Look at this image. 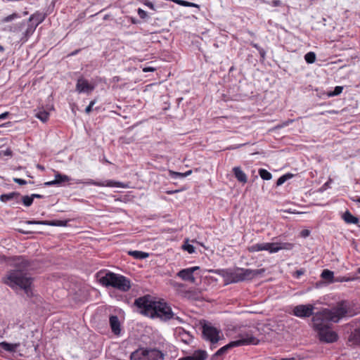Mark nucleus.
I'll return each mask as SVG.
<instances>
[{
    "instance_id": "nucleus-46",
    "label": "nucleus",
    "mask_w": 360,
    "mask_h": 360,
    "mask_svg": "<svg viewBox=\"0 0 360 360\" xmlns=\"http://www.w3.org/2000/svg\"><path fill=\"white\" fill-rule=\"evenodd\" d=\"M138 14L139 17L142 19H144L147 16L146 11L142 10L141 8L138 9Z\"/></svg>"
},
{
    "instance_id": "nucleus-7",
    "label": "nucleus",
    "mask_w": 360,
    "mask_h": 360,
    "mask_svg": "<svg viewBox=\"0 0 360 360\" xmlns=\"http://www.w3.org/2000/svg\"><path fill=\"white\" fill-rule=\"evenodd\" d=\"M158 300L150 295L138 297L134 301V305L139 309V312L144 315L153 317V311L155 309V305Z\"/></svg>"
},
{
    "instance_id": "nucleus-49",
    "label": "nucleus",
    "mask_w": 360,
    "mask_h": 360,
    "mask_svg": "<svg viewBox=\"0 0 360 360\" xmlns=\"http://www.w3.org/2000/svg\"><path fill=\"white\" fill-rule=\"evenodd\" d=\"M174 2L176 3L179 5L186 6L187 2L186 1L184 0H172Z\"/></svg>"
},
{
    "instance_id": "nucleus-61",
    "label": "nucleus",
    "mask_w": 360,
    "mask_h": 360,
    "mask_svg": "<svg viewBox=\"0 0 360 360\" xmlns=\"http://www.w3.org/2000/svg\"><path fill=\"white\" fill-rule=\"evenodd\" d=\"M184 285L183 283H176V282H174L173 284L174 287H178V288H182V287H184Z\"/></svg>"
},
{
    "instance_id": "nucleus-22",
    "label": "nucleus",
    "mask_w": 360,
    "mask_h": 360,
    "mask_svg": "<svg viewBox=\"0 0 360 360\" xmlns=\"http://www.w3.org/2000/svg\"><path fill=\"white\" fill-rule=\"evenodd\" d=\"M233 173L236 179L242 183L245 184L248 181V177L245 173L241 169L240 167H235L233 168Z\"/></svg>"
},
{
    "instance_id": "nucleus-60",
    "label": "nucleus",
    "mask_w": 360,
    "mask_h": 360,
    "mask_svg": "<svg viewBox=\"0 0 360 360\" xmlns=\"http://www.w3.org/2000/svg\"><path fill=\"white\" fill-rule=\"evenodd\" d=\"M303 274H304V272L302 270H297V271H295V274L297 276V278L300 277Z\"/></svg>"
},
{
    "instance_id": "nucleus-44",
    "label": "nucleus",
    "mask_w": 360,
    "mask_h": 360,
    "mask_svg": "<svg viewBox=\"0 0 360 360\" xmlns=\"http://www.w3.org/2000/svg\"><path fill=\"white\" fill-rule=\"evenodd\" d=\"M46 221H35V220H27L25 221L27 224H44Z\"/></svg>"
},
{
    "instance_id": "nucleus-53",
    "label": "nucleus",
    "mask_w": 360,
    "mask_h": 360,
    "mask_svg": "<svg viewBox=\"0 0 360 360\" xmlns=\"http://www.w3.org/2000/svg\"><path fill=\"white\" fill-rule=\"evenodd\" d=\"M259 55H260L261 58L262 59H264L265 56H266L265 51L262 48V49H259Z\"/></svg>"
},
{
    "instance_id": "nucleus-26",
    "label": "nucleus",
    "mask_w": 360,
    "mask_h": 360,
    "mask_svg": "<svg viewBox=\"0 0 360 360\" xmlns=\"http://www.w3.org/2000/svg\"><path fill=\"white\" fill-rule=\"evenodd\" d=\"M37 27H36L33 23L28 22L27 27L23 33V37L21 38V41L22 42L27 41L28 38L34 32Z\"/></svg>"
},
{
    "instance_id": "nucleus-4",
    "label": "nucleus",
    "mask_w": 360,
    "mask_h": 360,
    "mask_svg": "<svg viewBox=\"0 0 360 360\" xmlns=\"http://www.w3.org/2000/svg\"><path fill=\"white\" fill-rule=\"evenodd\" d=\"M155 309L153 311V317L151 319H160L162 321H168L171 319H175L179 323H183L184 321L179 316H177L172 311V307L164 300H158L155 305Z\"/></svg>"
},
{
    "instance_id": "nucleus-29",
    "label": "nucleus",
    "mask_w": 360,
    "mask_h": 360,
    "mask_svg": "<svg viewBox=\"0 0 360 360\" xmlns=\"http://www.w3.org/2000/svg\"><path fill=\"white\" fill-rule=\"evenodd\" d=\"M342 218L347 224H356L359 222V219L352 215L349 211H346L343 214Z\"/></svg>"
},
{
    "instance_id": "nucleus-39",
    "label": "nucleus",
    "mask_w": 360,
    "mask_h": 360,
    "mask_svg": "<svg viewBox=\"0 0 360 360\" xmlns=\"http://www.w3.org/2000/svg\"><path fill=\"white\" fill-rule=\"evenodd\" d=\"M183 249L187 251L188 253L192 254L195 252V248L193 245L186 243L183 245Z\"/></svg>"
},
{
    "instance_id": "nucleus-50",
    "label": "nucleus",
    "mask_w": 360,
    "mask_h": 360,
    "mask_svg": "<svg viewBox=\"0 0 360 360\" xmlns=\"http://www.w3.org/2000/svg\"><path fill=\"white\" fill-rule=\"evenodd\" d=\"M155 70V68H153V67H146L143 69V71L145 72H153Z\"/></svg>"
},
{
    "instance_id": "nucleus-38",
    "label": "nucleus",
    "mask_w": 360,
    "mask_h": 360,
    "mask_svg": "<svg viewBox=\"0 0 360 360\" xmlns=\"http://www.w3.org/2000/svg\"><path fill=\"white\" fill-rule=\"evenodd\" d=\"M169 173L170 177L172 179L184 178V173H181V172H174V171L169 170Z\"/></svg>"
},
{
    "instance_id": "nucleus-20",
    "label": "nucleus",
    "mask_w": 360,
    "mask_h": 360,
    "mask_svg": "<svg viewBox=\"0 0 360 360\" xmlns=\"http://www.w3.org/2000/svg\"><path fill=\"white\" fill-rule=\"evenodd\" d=\"M15 200L16 203L20 202V193L18 192H11L0 195V200L6 202L9 200Z\"/></svg>"
},
{
    "instance_id": "nucleus-27",
    "label": "nucleus",
    "mask_w": 360,
    "mask_h": 360,
    "mask_svg": "<svg viewBox=\"0 0 360 360\" xmlns=\"http://www.w3.org/2000/svg\"><path fill=\"white\" fill-rule=\"evenodd\" d=\"M20 345V344L19 342L14 343V344L8 343L7 342H0V347H1L5 351H7L9 352H15Z\"/></svg>"
},
{
    "instance_id": "nucleus-16",
    "label": "nucleus",
    "mask_w": 360,
    "mask_h": 360,
    "mask_svg": "<svg viewBox=\"0 0 360 360\" xmlns=\"http://www.w3.org/2000/svg\"><path fill=\"white\" fill-rule=\"evenodd\" d=\"M272 248H273L272 243H263L254 244L251 246H249L248 248V250L250 252L267 250L271 253Z\"/></svg>"
},
{
    "instance_id": "nucleus-17",
    "label": "nucleus",
    "mask_w": 360,
    "mask_h": 360,
    "mask_svg": "<svg viewBox=\"0 0 360 360\" xmlns=\"http://www.w3.org/2000/svg\"><path fill=\"white\" fill-rule=\"evenodd\" d=\"M70 180V178L68 176L57 172L55 175V179L51 181L45 182L44 185L48 186L54 185H62L63 184L68 182Z\"/></svg>"
},
{
    "instance_id": "nucleus-41",
    "label": "nucleus",
    "mask_w": 360,
    "mask_h": 360,
    "mask_svg": "<svg viewBox=\"0 0 360 360\" xmlns=\"http://www.w3.org/2000/svg\"><path fill=\"white\" fill-rule=\"evenodd\" d=\"M332 182V179H329L327 182H326L320 188H319V192H323L326 189L329 188L330 184Z\"/></svg>"
},
{
    "instance_id": "nucleus-25",
    "label": "nucleus",
    "mask_w": 360,
    "mask_h": 360,
    "mask_svg": "<svg viewBox=\"0 0 360 360\" xmlns=\"http://www.w3.org/2000/svg\"><path fill=\"white\" fill-rule=\"evenodd\" d=\"M343 89L344 87L342 86H337L334 88L333 90H330L328 91L326 93L323 94L319 93L317 96H319V97H322L324 96L326 97L336 96L340 95L342 92Z\"/></svg>"
},
{
    "instance_id": "nucleus-18",
    "label": "nucleus",
    "mask_w": 360,
    "mask_h": 360,
    "mask_svg": "<svg viewBox=\"0 0 360 360\" xmlns=\"http://www.w3.org/2000/svg\"><path fill=\"white\" fill-rule=\"evenodd\" d=\"M207 357V352L204 350H196L191 355L179 358L178 360H205Z\"/></svg>"
},
{
    "instance_id": "nucleus-30",
    "label": "nucleus",
    "mask_w": 360,
    "mask_h": 360,
    "mask_svg": "<svg viewBox=\"0 0 360 360\" xmlns=\"http://www.w3.org/2000/svg\"><path fill=\"white\" fill-rule=\"evenodd\" d=\"M128 254L137 259H146L149 256V254L148 252L139 250H131L129 251Z\"/></svg>"
},
{
    "instance_id": "nucleus-35",
    "label": "nucleus",
    "mask_w": 360,
    "mask_h": 360,
    "mask_svg": "<svg viewBox=\"0 0 360 360\" xmlns=\"http://www.w3.org/2000/svg\"><path fill=\"white\" fill-rule=\"evenodd\" d=\"M292 175L290 174H284L281 176H280L277 181H276V186H281L283 184H284L288 179L291 178Z\"/></svg>"
},
{
    "instance_id": "nucleus-31",
    "label": "nucleus",
    "mask_w": 360,
    "mask_h": 360,
    "mask_svg": "<svg viewBox=\"0 0 360 360\" xmlns=\"http://www.w3.org/2000/svg\"><path fill=\"white\" fill-rule=\"evenodd\" d=\"M36 117L43 122H45L49 118V113L46 110H39L36 113Z\"/></svg>"
},
{
    "instance_id": "nucleus-23",
    "label": "nucleus",
    "mask_w": 360,
    "mask_h": 360,
    "mask_svg": "<svg viewBox=\"0 0 360 360\" xmlns=\"http://www.w3.org/2000/svg\"><path fill=\"white\" fill-rule=\"evenodd\" d=\"M46 13L37 12L32 14L29 18V22L33 23L36 27H37L40 23H41L46 18Z\"/></svg>"
},
{
    "instance_id": "nucleus-56",
    "label": "nucleus",
    "mask_w": 360,
    "mask_h": 360,
    "mask_svg": "<svg viewBox=\"0 0 360 360\" xmlns=\"http://www.w3.org/2000/svg\"><path fill=\"white\" fill-rule=\"evenodd\" d=\"M186 293H187L188 295H188V297H193V298H196V297H195V295H196V292H193V291H188V292H186Z\"/></svg>"
},
{
    "instance_id": "nucleus-9",
    "label": "nucleus",
    "mask_w": 360,
    "mask_h": 360,
    "mask_svg": "<svg viewBox=\"0 0 360 360\" xmlns=\"http://www.w3.org/2000/svg\"><path fill=\"white\" fill-rule=\"evenodd\" d=\"M202 334L204 340L209 341L212 345L216 344L219 340L220 330L212 326L210 323H204L202 326Z\"/></svg>"
},
{
    "instance_id": "nucleus-12",
    "label": "nucleus",
    "mask_w": 360,
    "mask_h": 360,
    "mask_svg": "<svg viewBox=\"0 0 360 360\" xmlns=\"http://www.w3.org/2000/svg\"><path fill=\"white\" fill-rule=\"evenodd\" d=\"M199 269V266H192L190 268L183 269L176 274V276L181 278L183 281L194 283L195 282V278L194 277L193 274Z\"/></svg>"
},
{
    "instance_id": "nucleus-32",
    "label": "nucleus",
    "mask_w": 360,
    "mask_h": 360,
    "mask_svg": "<svg viewBox=\"0 0 360 360\" xmlns=\"http://www.w3.org/2000/svg\"><path fill=\"white\" fill-rule=\"evenodd\" d=\"M33 201L34 200L32 199V195H20V202H22L25 207L31 206L32 204L33 203Z\"/></svg>"
},
{
    "instance_id": "nucleus-21",
    "label": "nucleus",
    "mask_w": 360,
    "mask_h": 360,
    "mask_svg": "<svg viewBox=\"0 0 360 360\" xmlns=\"http://www.w3.org/2000/svg\"><path fill=\"white\" fill-rule=\"evenodd\" d=\"M348 342L350 343V345H360V327L354 329V331L351 333L348 338Z\"/></svg>"
},
{
    "instance_id": "nucleus-63",
    "label": "nucleus",
    "mask_w": 360,
    "mask_h": 360,
    "mask_svg": "<svg viewBox=\"0 0 360 360\" xmlns=\"http://www.w3.org/2000/svg\"><path fill=\"white\" fill-rule=\"evenodd\" d=\"M252 46L259 51V49H262L257 44H252Z\"/></svg>"
},
{
    "instance_id": "nucleus-52",
    "label": "nucleus",
    "mask_w": 360,
    "mask_h": 360,
    "mask_svg": "<svg viewBox=\"0 0 360 360\" xmlns=\"http://www.w3.org/2000/svg\"><path fill=\"white\" fill-rule=\"evenodd\" d=\"M186 6L187 7H195V8H200V6L198 4H196L195 3H192V2H187V4H186Z\"/></svg>"
},
{
    "instance_id": "nucleus-5",
    "label": "nucleus",
    "mask_w": 360,
    "mask_h": 360,
    "mask_svg": "<svg viewBox=\"0 0 360 360\" xmlns=\"http://www.w3.org/2000/svg\"><path fill=\"white\" fill-rule=\"evenodd\" d=\"M259 342L258 339L254 337L252 334L250 333H243L239 335V339L231 341L229 344L223 346L219 349L216 352V356H223L230 349L234 347H239L242 345H256Z\"/></svg>"
},
{
    "instance_id": "nucleus-28",
    "label": "nucleus",
    "mask_w": 360,
    "mask_h": 360,
    "mask_svg": "<svg viewBox=\"0 0 360 360\" xmlns=\"http://www.w3.org/2000/svg\"><path fill=\"white\" fill-rule=\"evenodd\" d=\"M321 277L328 283H334V273L332 271L324 269L321 274Z\"/></svg>"
},
{
    "instance_id": "nucleus-37",
    "label": "nucleus",
    "mask_w": 360,
    "mask_h": 360,
    "mask_svg": "<svg viewBox=\"0 0 360 360\" xmlns=\"http://www.w3.org/2000/svg\"><path fill=\"white\" fill-rule=\"evenodd\" d=\"M304 59L308 63H313L315 62V53L309 52L304 56Z\"/></svg>"
},
{
    "instance_id": "nucleus-42",
    "label": "nucleus",
    "mask_w": 360,
    "mask_h": 360,
    "mask_svg": "<svg viewBox=\"0 0 360 360\" xmlns=\"http://www.w3.org/2000/svg\"><path fill=\"white\" fill-rule=\"evenodd\" d=\"M95 103H96V100L91 101L90 102L89 105L85 109V112L86 114H89L92 111L93 106L94 105Z\"/></svg>"
},
{
    "instance_id": "nucleus-8",
    "label": "nucleus",
    "mask_w": 360,
    "mask_h": 360,
    "mask_svg": "<svg viewBox=\"0 0 360 360\" xmlns=\"http://www.w3.org/2000/svg\"><path fill=\"white\" fill-rule=\"evenodd\" d=\"M316 333L319 340L325 343H333L338 341V335L328 324L316 323Z\"/></svg>"
},
{
    "instance_id": "nucleus-64",
    "label": "nucleus",
    "mask_w": 360,
    "mask_h": 360,
    "mask_svg": "<svg viewBox=\"0 0 360 360\" xmlns=\"http://www.w3.org/2000/svg\"><path fill=\"white\" fill-rule=\"evenodd\" d=\"M37 167H38L39 169H42V170L44 169V167L43 166L40 165H37Z\"/></svg>"
},
{
    "instance_id": "nucleus-10",
    "label": "nucleus",
    "mask_w": 360,
    "mask_h": 360,
    "mask_svg": "<svg viewBox=\"0 0 360 360\" xmlns=\"http://www.w3.org/2000/svg\"><path fill=\"white\" fill-rule=\"evenodd\" d=\"M314 309L311 304H298L293 307L291 314L300 319H307L314 315Z\"/></svg>"
},
{
    "instance_id": "nucleus-15",
    "label": "nucleus",
    "mask_w": 360,
    "mask_h": 360,
    "mask_svg": "<svg viewBox=\"0 0 360 360\" xmlns=\"http://www.w3.org/2000/svg\"><path fill=\"white\" fill-rule=\"evenodd\" d=\"M224 276L226 285L243 281V278L240 277V271H238V269L236 271H226Z\"/></svg>"
},
{
    "instance_id": "nucleus-40",
    "label": "nucleus",
    "mask_w": 360,
    "mask_h": 360,
    "mask_svg": "<svg viewBox=\"0 0 360 360\" xmlns=\"http://www.w3.org/2000/svg\"><path fill=\"white\" fill-rule=\"evenodd\" d=\"M294 122V120L288 119V120L283 122L282 123H280L276 126V129H281L285 127L288 126L290 124Z\"/></svg>"
},
{
    "instance_id": "nucleus-33",
    "label": "nucleus",
    "mask_w": 360,
    "mask_h": 360,
    "mask_svg": "<svg viewBox=\"0 0 360 360\" xmlns=\"http://www.w3.org/2000/svg\"><path fill=\"white\" fill-rule=\"evenodd\" d=\"M67 224V221L62 220H53L46 221L44 225L52 226H64Z\"/></svg>"
},
{
    "instance_id": "nucleus-13",
    "label": "nucleus",
    "mask_w": 360,
    "mask_h": 360,
    "mask_svg": "<svg viewBox=\"0 0 360 360\" xmlns=\"http://www.w3.org/2000/svg\"><path fill=\"white\" fill-rule=\"evenodd\" d=\"M94 89L95 86L89 84L88 80L83 77H79L77 81L75 89L79 94L86 93L89 94L91 93Z\"/></svg>"
},
{
    "instance_id": "nucleus-62",
    "label": "nucleus",
    "mask_w": 360,
    "mask_h": 360,
    "mask_svg": "<svg viewBox=\"0 0 360 360\" xmlns=\"http://www.w3.org/2000/svg\"><path fill=\"white\" fill-rule=\"evenodd\" d=\"M192 173V170H188L184 173V176L186 177Z\"/></svg>"
},
{
    "instance_id": "nucleus-34",
    "label": "nucleus",
    "mask_w": 360,
    "mask_h": 360,
    "mask_svg": "<svg viewBox=\"0 0 360 360\" xmlns=\"http://www.w3.org/2000/svg\"><path fill=\"white\" fill-rule=\"evenodd\" d=\"M259 174L264 180H270L272 178V174L265 169H259Z\"/></svg>"
},
{
    "instance_id": "nucleus-14",
    "label": "nucleus",
    "mask_w": 360,
    "mask_h": 360,
    "mask_svg": "<svg viewBox=\"0 0 360 360\" xmlns=\"http://www.w3.org/2000/svg\"><path fill=\"white\" fill-rule=\"evenodd\" d=\"M238 271H240V277L243 278V281H245V280L252 279V278L264 272V269H250L238 268Z\"/></svg>"
},
{
    "instance_id": "nucleus-47",
    "label": "nucleus",
    "mask_w": 360,
    "mask_h": 360,
    "mask_svg": "<svg viewBox=\"0 0 360 360\" xmlns=\"http://www.w3.org/2000/svg\"><path fill=\"white\" fill-rule=\"evenodd\" d=\"M13 181L15 183L18 184L19 185H25L27 184V181L25 180L19 178H15Z\"/></svg>"
},
{
    "instance_id": "nucleus-19",
    "label": "nucleus",
    "mask_w": 360,
    "mask_h": 360,
    "mask_svg": "<svg viewBox=\"0 0 360 360\" xmlns=\"http://www.w3.org/2000/svg\"><path fill=\"white\" fill-rule=\"evenodd\" d=\"M109 323L112 332L115 335H120L121 332V327L118 317L115 315L110 316L109 319Z\"/></svg>"
},
{
    "instance_id": "nucleus-45",
    "label": "nucleus",
    "mask_w": 360,
    "mask_h": 360,
    "mask_svg": "<svg viewBox=\"0 0 360 360\" xmlns=\"http://www.w3.org/2000/svg\"><path fill=\"white\" fill-rule=\"evenodd\" d=\"M25 25H26V22L25 21H22L16 25V27H15L14 31H18V30L20 31L24 28V27Z\"/></svg>"
},
{
    "instance_id": "nucleus-2",
    "label": "nucleus",
    "mask_w": 360,
    "mask_h": 360,
    "mask_svg": "<svg viewBox=\"0 0 360 360\" xmlns=\"http://www.w3.org/2000/svg\"><path fill=\"white\" fill-rule=\"evenodd\" d=\"M96 276L99 283L105 287L110 286L122 292H127L131 288L130 280L122 275L100 271Z\"/></svg>"
},
{
    "instance_id": "nucleus-43",
    "label": "nucleus",
    "mask_w": 360,
    "mask_h": 360,
    "mask_svg": "<svg viewBox=\"0 0 360 360\" xmlns=\"http://www.w3.org/2000/svg\"><path fill=\"white\" fill-rule=\"evenodd\" d=\"M17 16H18V14H16V13L9 15L3 19V22H10V21L13 20L14 18H15Z\"/></svg>"
},
{
    "instance_id": "nucleus-57",
    "label": "nucleus",
    "mask_w": 360,
    "mask_h": 360,
    "mask_svg": "<svg viewBox=\"0 0 360 360\" xmlns=\"http://www.w3.org/2000/svg\"><path fill=\"white\" fill-rule=\"evenodd\" d=\"M211 360H221V356H216V352L212 355Z\"/></svg>"
},
{
    "instance_id": "nucleus-36",
    "label": "nucleus",
    "mask_w": 360,
    "mask_h": 360,
    "mask_svg": "<svg viewBox=\"0 0 360 360\" xmlns=\"http://www.w3.org/2000/svg\"><path fill=\"white\" fill-rule=\"evenodd\" d=\"M354 279H355L354 277H348V276H340L335 277L334 283L335 282H340V283L348 282V281H354Z\"/></svg>"
},
{
    "instance_id": "nucleus-6",
    "label": "nucleus",
    "mask_w": 360,
    "mask_h": 360,
    "mask_svg": "<svg viewBox=\"0 0 360 360\" xmlns=\"http://www.w3.org/2000/svg\"><path fill=\"white\" fill-rule=\"evenodd\" d=\"M131 360H163L164 354L155 348H139L132 352Z\"/></svg>"
},
{
    "instance_id": "nucleus-54",
    "label": "nucleus",
    "mask_w": 360,
    "mask_h": 360,
    "mask_svg": "<svg viewBox=\"0 0 360 360\" xmlns=\"http://www.w3.org/2000/svg\"><path fill=\"white\" fill-rule=\"evenodd\" d=\"M32 197V199L34 200V198H44V195H40V194H37V193H33L31 195Z\"/></svg>"
},
{
    "instance_id": "nucleus-51",
    "label": "nucleus",
    "mask_w": 360,
    "mask_h": 360,
    "mask_svg": "<svg viewBox=\"0 0 360 360\" xmlns=\"http://www.w3.org/2000/svg\"><path fill=\"white\" fill-rule=\"evenodd\" d=\"M271 4L273 6H280L281 5V1L280 0H273Z\"/></svg>"
},
{
    "instance_id": "nucleus-3",
    "label": "nucleus",
    "mask_w": 360,
    "mask_h": 360,
    "mask_svg": "<svg viewBox=\"0 0 360 360\" xmlns=\"http://www.w3.org/2000/svg\"><path fill=\"white\" fill-rule=\"evenodd\" d=\"M351 304L347 300H342L331 309L323 311V316L326 320L338 323L342 318L347 316L351 311Z\"/></svg>"
},
{
    "instance_id": "nucleus-48",
    "label": "nucleus",
    "mask_w": 360,
    "mask_h": 360,
    "mask_svg": "<svg viewBox=\"0 0 360 360\" xmlns=\"http://www.w3.org/2000/svg\"><path fill=\"white\" fill-rule=\"evenodd\" d=\"M310 231L307 229H304L300 232V236L303 238L309 236Z\"/></svg>"
},
{
    "instance_id": "nucleus-24",
    "label": "nucleus",
    "mask_w": 360,
    "mask_h": 360,
    "mask_svg": "<svg viewBox=\"0 0 360 360\" xmlns=\"http://www.w3.org/2000/svg\"><path fill=\"white\" fill-rule=\"evenodd\" d=\"M272 250L271 253L277 252L281 250H291L293 245L290 243H272Z\"/></svg>"
},
{
    "instance_id": "nucleus-59",
    "label": "nucleus",
    "mask_w": 360,
    "mask_h": 360,
    "mask_svg": "<svg viewBox=\"0 0 360 360\" xmlns=\"http://www.w3.org/2000/svg\"><path fill=\"white\" fill-rule=\"evenodd\" d=\"M311 326L315 330V316H312Z\"/></svg>"
},
{
    "instance_id": "nucleus-58",
    "label": "nucleus",
    "mask_w": 360,
    "mask_h": 360,
    "mask_svg": "<svg viewBox=\"0 0 360 360\" xmlns=\"http://www.w3.org/2000/svg\"><path fill=\"white\" fill-rule=\"evenodd\" d=\"M80 51V49H77L74 51H72V53H69L68 54V56H75L76 54H77Z\"/></svg>"
},
{
    "instance_id": "nucleus-11",
    "label": "nucleus",
    "mask_w": 360,
    "mask_h": 360,
    "mask_svg": "<svg viewBox=\"0 0 360 360\" xmlns=\"http://www.w3.org/2000/svg\"><path fill=\"white\" fill-rule=\"evenodd\" d=\"M77 184H83L85 185H94L96 186H108V187H117V188H124V185L121 182L114 181L112 180H106L103 181H98L94 179H87L86 181L78 180Z\"/></svg>"
},
{
    "instance_id": "nucleus-55",
    "label": "nucleus",
    "mask_w": 360,
    "mask_h": 360,
    "mask_svg": "<svg viewBox=\"0 0 360 360\" xmlns=\"http://www.w3.org/2000/svg\"><path fill=\"white\" fill-rule=\"evenodd\" d=\"M9 113L8 112H5L0 115V120L6 119L8 116Z\"/></svg>"
},
{
    "instance_id": "nucleus-1",
    "label": "nucleus",
    "mask_w": 360,
    "mask_h": 360,
    "mask_svg": "<svg viewBox=\"0 0 360 360\" xmlns=\"http://www.w3.org/2000/svg\"><path fill=\"white\" fill-rule=\"evenodd\" d=\"M13 260L15 268L8 273L4 283L13 289L17 288L23 289L29 296L32 283V278L27 273L30 263L22 257H14Z\"/></svg>"
}]
</instances>
